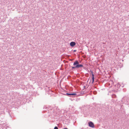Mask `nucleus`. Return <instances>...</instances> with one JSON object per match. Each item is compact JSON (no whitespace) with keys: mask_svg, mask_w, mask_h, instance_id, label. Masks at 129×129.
<instances>
[{"mask_svg":"<svg viewBox=\"0 0 129 129\" xmlns=\"http://www.w3.org/2000/svg\"><path fill=\"white\" fill-rule=\"evenodd\" d=\"M76 51L75 50H74V52Z\"/></svg>","mask_w":129,"mask_h":129,"instance_id":"nucleus-8","label":"nucleus"},{"mask_svg":"<svg viewBox=\"0 0 129 129\" xmlns=\"http://www.w3.org/2000/svg\"><path fill=\"white\" fill-rule=\"evenodd\" d=\"M54 129H58V127H57L56 126L54 127Z\"/></svg>","mask_w":129,"mask_h":129,"instance_id":"nucleus-6","label":"nucleus"},{"mask_svg":"<svg viewBox=\"0 0 129 129\" xmlns=\"http://www.w3.org/2000/svg\"><path fill=\"white\" fill-rule=\"evenodd\" d=\"M88 124L89 126L92 128L94 127V124L92 122L90 121L88 123Z\"/></svg>","mask_w":129,"mask_h":129,"instance_id":"nucleus-2","label":"nucleus"},{"mask_svg":"<svg viewBox=\"0 0 129 129\" xmlns=\"http://www.w3.org/2000/svg\"><path fill=\"white\" fill-rule=\"evenodd\" d=\"M74 66L76 65L75 67H73L72 68V69H74L75 68H78L80 67H82L83 65L82 64H79V62L77 61H75L73 64Z\"/></svg>","mask_w":129,"mask_h":129,"instance_id":"nucleus-1","label":"nucleus"},{"mask_svg":"<svg viewBox=\"0 0 129 129\" xmlns=\"http://www.w3.org/2000/svg\"><path fill=\"white\" fill-rule=\"evenodd\" d=\"M63 129H68L67 128H64Z\"/></svg>","mask_w":129,"mask_h":129,"instance_id":"nucleus-7","label":"nucleus"},{"mask_svg":"<svg viewBox=\"0 0 129 129\" xmlns=\"http://www.w3.org/2000/svg\"><path fill=\"white\" fill-rule=\"evenodd\" d=\"M67 94L69 95H75L76 94L75 93H67Z\"/></svg>","mask_w":129,"mask_h":129,"instance_id":"nucleus-5","label":"nucleus"},{"mask_svg":"<svg viewBox=\"0 0 129 129\" xmlns=\"http://www.w3.org/2000/svg\"><path fill=\"white\" fill-rule=\"evenodd\" d=\"M94 75L93 74H92V83H93L94 81Z\"/></svg>","mask_w":129,"mask_h":129,"instance_id":"nucleus-4","label":"nucleus"},{"mask_svg":"<svg viewBox=\"0 0 129 129\" xmlns=\"http://www.w3.org/2000/svg\"><path fill=\"white\" fill-rule=\"evenodd\" d=\"M76 45L75 43L74 42H72L70 43V45L71 47H73Z\"/></svg>","mask_w":129,"mask_h":129,"instance_id":"nucleus-3","label":"nucleus"}]
</instances>
